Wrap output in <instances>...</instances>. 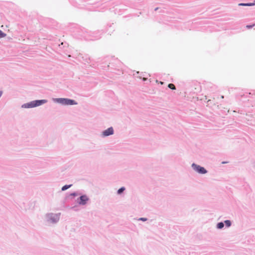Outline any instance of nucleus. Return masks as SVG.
Listing matches in <instances>:
<instances>
[{
  "label": "nucleus",
  "mask_w": 255,
  "mask_h": 255,
  "mask_svg": "<svg viewBox=\"0 0 255 255\" xmlns=\"http://www.w3.org/2000/svg\"><path fill=\"white\" fill-rule=\"evenodd\" d=\"M47 102L48 101L45 99L36 100L22 105L21 108L26 109L33 108L42 105Z\"/></svg>",
  "instance_id": "obj_1"
},
{
  "label": "nucleus",
  "mask_w": 255,
  "mask_h": 255,
  "mask_svg": "<svg viewBox=\"0 0 255 255\" xmlns=\"http://www.w3.org/2000/svg\"><path fill=\"white\" fill-rule=\"evenodd\" d=\"M60 214V213H47L45 216V220L48 223L55 224L59 221Z\"/></svg>",
  "instance_id": "obj_2"
},
{
  "label": "nucleus",
  "mask_w": 255,
  "mask_h": 255,
  "mask_svg": "<svg viewBox=\"0 0 255 255\" xmlns=\"http://www.w3.org/2000/svg\"><path fill=\"white\" fill-rule=\"evenodd\" d=\"M53 101L55 103L60 104L62 105H77V102L73 99L64 98H58L53 99Z\"/></svg>",
  "instance_id": "obj_3"
},
{
  "label": "nucleus",
  "mask_w": 255,
  "mask_h": 255,
  "mask_svg": "<svg viewBox=\"0 0 255 255\" xmlns=\"http://www.w3.org/2000/svg\"><path fill=\"white\" fill-rule=\"evenodd\" d=\"M192 169L199 174H205L208 172V171L204 167L198 165L195 163L191 164Z\"/></svg>",
  "instance_id": "obj_4"
},
{
  "label": "nucleus",
  "mask_w": 255,
  "mask_h": 255,
  "mask_svg": "<svg viewBox=\"0 0 255 255\" xmlns=\"http://www.w3.org/2000/svg\"><path fill=\"white\" fill-rule=\"evenodd\" d=\"M89 200L90 199L87 195L82 194L77 199L76 202L79 205L84 206L87 204Z\"/></svg>",
  "instance_id": "obj_5"
},
{
  "label": "nucleus",
  "mask_w": 255,
  "mask_h": 255,
  "mask_svg": "<svg viewBox=\"0 0 255 255\" xmlns=\"http://www.w3.org/2000/svg\"><path fill=\"white\" fill-rule=\"evenodd\" d=\"M114 133V130L113 127H111L108 128L107 129L104 130L102 131V135L103 137H106Z\"/></svg>",
  "instance_id": "obj_6"
},
{
  "label": "nucleus",
  "mask_w": 255,
  "mask_h": 255,
  "mask_svg": "<svg viewBox=\"0 0 255 255\" xmlns=\"http://www.w3.org/2000/svg\"><path fill=\"white\" fill-rule=\"evenodd\" d=\"M239 6H251L255 5V0L253 2H248V3H240L239 4Z\"/></svg>",
  "instance_id": "obj_7"
},
{
  "label": "nucleus",
  "mask_w": 255,
  "mask_h": 255,
  "mask_svg": "<svg viewBox=\"0 0 255 255\" xmlns=\"http://www.w3.org/2000/svg\"><path fill=\"white\" fill-rule=\"evenodd\" d=\"M225 226L224 222H220L217 224L216 228L218 229H222Z\"/></svg>",
  "instance_id": "obj_8"
},
{
  "label": "nucleus",
  "mask_w": 255,
  "mask_h": 255,
  "mask_svg": "<svg viewBox=\"0 0 255 255\" xmlns=\"http://www.w3.org/2000/svg\"><path fill=\"white\" fill-rule=\"evenodd\" d=\"M125 190L126 188L125 187H122L118 190L117 194L118 195H121L124 192V191H125Z\"/></svg>",
  "instance_id": "obj_9"
},
{
  "label": "nucleus",
  "mask_w": 255,
  "mask_h": 255,
  "mask_svg": "<svg viewBox=\"0 0 255 255\" xmlns=\"http://www.w3.org/2000/svg\"><path fill=\"white\" fill-rule=\"evenodd\" d=\"M72 186V184H69V185H64L62 188H61V190L62 191H66V190H67L68 189L70 188L71 186Z\"/></svg>",
  "instance_id": "obj_10"
},
{
  "label": "nucleus",
  "mask_w": 255,
  "mask_h": 255,
  "mask_svg": "<svg viewBox=\"0 0 255 255\" xmlns=\"http://www.w3.org/2000/svg\"><path fill=\"white\" fill-rule=\"evenodd\" d=\"M224 224L227 227L229 228L231 226L232 222L229 220H226L224 221Z\"/></svg>",
  "instance_id": "obj_11"
},
{
  "label": "nucleus",
  "mask_w": 255,
  "mask_h": 255,
  "mask_svg": "<svg viewBox=\"0 0 255 255\" xmlns=\"http://www.w3.org/2000/svg\"><path fill=\"white\" fill-rule=\"evenodd\" d=\"M168 87L172 90H175L176 89V87L175 86V85L173 84H169L168 85Z\"/></svg>",
  "instance_id": "obj_12"
},
{
  "label": "nucleus",
  "mask_w": 255,
  "mask_h": 255,
  "mask_svg": "<svg viewBox=\"0 0 255 255\" xmlns=\"http://www.w3.org/2000/svg\"><path fill=\"white\" fill-rule=\"evenodd\" d=\"M6 35V33H4L0 29V38L4 37Z\"/></svg>",
  "instance_id": "obj_13"
},
{
  "label": "nucleus",
  "mask_w": 255,
  "mask_h": 255,
  "mask_svg": "<svg viewBox=\"0 0 255 255\" xmlns=\"http://www.w3.org/2000/svg\"><path fill=\"white\" fill-rule=\"evenodd\" d=\"M79 195H80V194L78 193V192H73L70 193L69 195L71 196H73V197H76V196H77Z\"/></svg>",
  "instance_id": "obj_14"
},
{
  "label": "nucleus",
  "mask_w": 255,
  "mask_h": 255,
  "mask_svg": "<svg viewBox=\"0 0 255 255\" xmlns=\"http://www.w3.org/2000/svg\"><path fill=\"white\" fill-rule=\"evenodd\" d=\"M147 218H144V217H141V218H139L138 219V221H142V222H145L146 221H147Z\"/></svg>",
  "instance_id": "obj_15"
},
{
  "label": "nucleus",
  "mask_w": 255,
  "mask_h": 255,
  "mask_svg": "<svg viewBox=\"0 0 255 255\" xmlns=\"http://www.w3.org/2000/svg\"><path fill=\"white\" fill-rule=\"evenodd\" d=\"M255 26V24H253V25H247L246 26V27L248 29H250V28H252V27H253L254 26Z\"/></svg>",
  "instance_id": "obj_16"
},
{
  "label": "nucleus",
  "mask_w": 255,
  "mask_h": 255,
  "mask_svg": "<svg viewBox=\"0 0 255 255\" xmlns=\"http://www.w3.org/2000/svg\"><path fill=\"white\" fill-rule=\"evenodd\" d=\"M3 93V92L2 90H0V97L1 96L2 94Z\"/></svg>",
  "instance_id": "obj_17"
},
{
  "label": "nucleus",
  "mask_w": 255,
  "mask_h": 255,
  "mask_svg": "<svg viewBox=\"0 0 255 255\" xmlns=\"http://www.w3.org/2000/svg\"><path fill=\"white\" fill-rule=\"evenodd\" d=\"M147 79V78H143V81H145Z\"/></svg>",
  "instance_id": "obj_18"
},
{
  "label": "nucleus",
  "mask_w": 255,
  "mask_h": 255,
  "mask_svg": "<svg viewBox=\"0 0 255 255\" xmlns=\"http://www.w3.org/2000/svg\"><path fill=\"white\" fill-rule=\"evenodd\" d=\"M228 163V162H227V161H223L222 162V164H225V163Z\"/></svg>",
  "instance_id": "obj_19"
},
{
  "label": "nucleus",
  "mask_w": 255,
  "mask_h": 255,
  "mask_svg": "<svg viewBox=\"0 0 255 255\" xmlns=\"http://www.w3.org/2000/svg\"><path fill=\"white\" fill-rule=\"evenodd\" d=\"M158 8H159L158 7H156V8L154 9V10H155V11H156V10H157L158 9Z\"/></svg>",
  "instance_id": "obj_20"
},
{
  "label": "nucleus",
  "mask_w": 255,
  "mask_h": 255,
  "mask_svg": "<svg viewBox=\"0 0 255 255\" xmlns=\"http://www.w3.org/2000/svg\"><path fill=\"white\" fill-rule=\"evenodd\" d=\"M160 84H161V85H162V84H163V82H160Z\"/></svg>",
  "instance_id": "obj_21"
},
{
  "label": "nucleus",
  "mask_w": 255,
  "mask_h": 255,
  "mask_svg": "<svg viewBox=\"0 0 255 255\" xmlns=\"http://www.w3.org/2000/svg\"><path fill=\"white\" fill-rule=\"evenodd\" d=\"M221 98H222V99H223V98H224V96H222Z\"/></svg>",
  "instance_id": "obj_22"
}]
</instances>
